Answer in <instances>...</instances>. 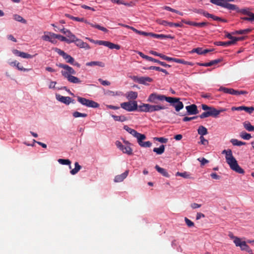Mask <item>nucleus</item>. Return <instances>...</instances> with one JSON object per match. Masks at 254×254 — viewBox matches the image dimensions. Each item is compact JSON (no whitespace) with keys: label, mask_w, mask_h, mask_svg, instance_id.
I'll use <instances>...</instances> for the list:
<instances>
[{"label":"nucleus","mask_w":254,"mask_h":254,"mask_svg":"<svg viewBox=\"0 0 254 254\" xmlns=\"http://www.w3.org/2000/svg\"><path fill=\"white\" fill-rule=\"evenodd\" d=\"M164 109L163 106L160 105H152L151 106V112L157 111Z\"/></svg>","instance_id":"obj_47"},{"label":"nucleus","mask_w":254,"mask_h":254,"mask_svg":"<svg viewBox=\"0 0 254 254\" xmlns=\"http://www.w3.org/2000/svg\"><path fill=\"white\" fill-rule=\"evenodd\" d=\"M150 36L157 39H163L167 37V36L163 34H156L153 33H151Z\"/></svg>","instance_id":"obj_49"},{"label":"nucleus","mask_w":254,"mask_h":254,"mask_svg":"<svg viewBox=\"0 0 254 254\" xmlns=\"http://www.w3.org/2000/svg\"><path fill=\"white\" fill-rule=\"evenodd\" d=\"M159 57L163 60H165L168 61H175V58H170L162 54H161L160 55H159Z\"/></svg>","instance_id":"obj_55"},{"label":"nucleus","mask_w":254,"mask_h":254,"mask_svg":"<svg viewBox=\"0 0 254 254\" xmlns=\"http://www.w3.org/2000/svg\"><path fill=\"white\" fill-rule=\"evenodd\" d=\"M98 80L101 83V84L104 86H109L111 84V83L109 81L107 80H103L101 78H99Z\"/></svg>","instance_id":"obj_62"},{"label":"nucleus","mask_w":254,"mask_h":254,"mask_svg":"<svg viewBox=\"0 0 254 254\" xmlns=\"http://www.w3.org/2000/svg\"><path fill=\"white\" fill-rule=\"evenodd\" d=\"M56 99L66 105H69L70 103H74V100H71V98L69 97H65L62 96L60 94H56Z\"/></svg>","instance_id":"obj_13"},{"label":"nucleus","mask_w":254,"mask_h":254,"mask_svg":"<svg viewBox=\"0 0 254 254\" xmlns=\"http://www.w3.org/2000/svg\"><path fill=\"white\" fill-rule=\"evenodd\" d=\"M138 54L143 59H146L147 61L152 60V58L148 56L145 55L142 52H138Z\"/></svg>","instance_id":"obj_59"},{"label":"nucleus","mask_w":254,"mask_h":254,"mask_svg":"<svg viewBox=\"0 0 254 254\" xmlns=\"http://www.w3.org/2000/svg\"><path fill=\"white\" fill-rule=\"evenodd\" d=\"M115 144L117 147L120 150H121L123 153L127 154L128 155H131L132 154V149L130 146L128 145H124L122 144L121 142L118 140L116 141Z\"/></svg>","instance_id":"obj_6"},{"label":"nucleus","mask_w":254,"mask_h":254,"mask_svg":"<svg viewBox=\"0 0 254 254\" xmlns=\"http://www.w3.org/2000/svg\"><path fill=\"white\" fill-rule=\"evenodd\" d=\"M75 168L73 169H72L70 173L71 174L74 175L78 173V172L81 168V166L78 164V162H76L74 164Z\"/></svg>","instance_id":"obj_35"},{"label":"nucleus","mask_w":254,"mask_h":254,"mask_svg":"<svg viewBox=\"0 0 254 254\" xmlns=\"http://www.w3.org/2000/svg\"><path fill=\"white\" fill-rule=\"evenodd\" d=\"M49 35H45L42 36V38L43 40L46 41H49L53 44H56L57 43V41L56 40V34L53 33H49Z\"/></svg>","instance_id":"obj_15"},{"label":"nucleus","mask_w":254,"mask_h":254,"mask_svg":"<svg viewBox=\"0 0 254 254\" xmlns=\"http://www.w3.org/2000/svg\"><path fill=\"white\" fill-rule=\"evenodd\" d=\"M222 154H225L226 162L229 165L231 169L238 173L244 174V170L239 165L236 159L233 156L232 151L231 149L224 150L222 151Z\"/></svg>","instance_id":"obj_1"},{"label":"nucleus","mask_w":254,"mask_h":254,"mask_svg":"<svg viewBox=\"0 0 254 254\" xmlns=\"http://www.w3.org/2000/svg\"><path fill=\"white\" fill-rule=\"evenodd\" d=\"M58 161L61 164L69 165V169L71 168L70 166L71 161L69 159H59Z\"/></svg>","instance_id":"obj_38"},{"label":"nucleus","mask_w":254,"mask_h":254,"mask_svg":"<svg viewBox=\"0 0 254 254\" xmlns=\"http://www.w3.org/2000/svg\"><path fill=\"white\" fill-rule=\"evenodd\" d=\"M197 132L200 136H203L208 133L207 128L203 126H200L198 127V128L197 129Z\"/></svg>","instance_id":"obj_30"},{"label":"nucleus","mask_w":254,"mask_h":254,"mask_svg":"<svg viewBox=\"0 0 254 254\" xmlns=\"http://www.w3.org/2000/svg\"><path fill=\"white\" fill-rule=\"evenodd\" d=\"M247 93H248V92L246 91H244V90L239 91V90H236L235 89H233V95H237V96H238L240 95L247 94Z\"/></svg>","instance_id":"obj_48"},{"label":"nucleus","mask_w":254,"mask_h":254,"mask_svg":"<svg viewBox=\"0 0 254 254\" xmlns=\"http://www.w3.org/2000/svg\"><path fill=\"white\" fill-rule=\"evenodd\" d=\"M185 222L187 224V225L189 227H193L194 224V223L192 222L191 220H190V219H189L187 217H185Z\"/></svg>","instance_id":"obj_54"},{"label":"nucleus","mask_w":254,"mask_h":254,"mask_svg":"<svg viewBox=\"0 0 254 254\" xmlns=\"http://www.w3.org/2000/svg\"><path fill=\"white\" fill-rule=\"evenodd\" d=\"M232 111H245L247 113L251 114L254 111V108L253 107H246L244 106L239 107H233L231 108Z\"/></svg>","instance_id":"obj_14"},{"label":"nucleus","mask_w":254,"mask_h":254,"mask_svg":"<svg viewBox=\"0 0 254 254\" xmlns=\"http://www.w3.org/2000/svg\"><path fill=\"white\" fill-rule=\"evenodd\" d=\"M197 160L200 162L201 166H203L205 164L209 162L208 160L206 159L205 158H198Z\"/></svg>","instance_id":"obj_58"},{"label":"nucleus","mask_w":254,"mask_h":254,"mask_svg":"<svg viewBox=\"0 0 254 254\" xmlns=\"http://www.w3.org/2000/svg\"><path fill=\"white\" fill-rule=\"evenodd\" d=\"M211 177L215 180H219L221 178V177L219 175H218L215 173H212L210 174Z\"/></svg>","instance_id":"obj_64"},{"label":"nucleus","mask_w":254,"mask_h":254,"mask_svg":"<svg viewBox=\"0 0 254 254\" xmlns=\"http://www.w3.org/2000/svg\"><path fill=\"white\" fill-rule=\"evenodd\" d=\"M58 66L64 69V70H62L61 71L62 74L64 76V73L67 75H74L76 74V71L74 69L67 64H58Z\"/></svg>","instance_id":"obj_7"},{"label":"nucleus","mask_w":254,"mask_h":254,"mask_svg":"<svg viewBox=\"0 0 254 254\" xmlns=\"http://www.w3.org/2000/svg\"><path fill=\"white\" fill-rule=\"evenodd\" d=\"M221 61L220 59H216L215 60L211 61L208 63H205L206 67L211 66L214 64L219 63Z\"/></svg>","instance_id":"obj_44"},{"label":"nucleus","mask_w":254,"mask_h":254,"mask_svg":"<svg viewBox=\"0 0 254 254\" xmlns=\"http://www.w3.org/2000/svg\"><path fill=\"white\" fill-rule=\"evenodd\" d=\"M187 112L188 115H196L198 113L196 105L191 104L186 107Z\"/></svg>","instance_id":"obj_16"},{"label":"nucleus","mask_w":254,"mask_h":254,"mask_svg":"<svg viewBox=\"0 0 254 254\" xmlns=\"http://www.w3.org/2000/svg\"><path fill=\"white\" fill-rule=\"evenodd\" d=\"M200 142L199 143L203 144L204 145H207L208 144V141L207 139H205L203 136H200Z\"/></svg>","instance_id":"obj_56"},{"label":"nucleus","mask_w":254,"mask_h":254,"mask_svg":"<svg viewBox=\"0 0 254 254\" xmlns=\"http://www.w3.org/2000/svg\"><path fill=\"white\" fill-rule=\"evenodd\" d=\"M86 65L87 66H95L98 65L101 67H104L105 66V64L101 62H98V61H93L87 63L86 64Z\"/></svg>","instance_id":"obj_31"},{"label":"nucleus","mask_w":254,"mask_h":254,"mask_svg":"<svg viewBox=\"0 0 254 254\" xmlns=\"http://www.w3.org/2000/svg\"><path fill=\"white\" fill-rule=\"evenodd\" d=\"M76 45L80 48H84L86 50L90 49V46L86 42H84L80 39L76 38L74 42Z\"/></svg>","instance_id":"obj_18"},{"label":"nucleus","mask_w":254,"mask_h":254,"mask_svg":"<svg viewBox=\"0 0 254 254\" xmlns=\"http://www.w3.org/2000/svg\"><path fill=\"white\" fill-rule=\"evenodd\" d=\"M233 10L236 11L237 13H240L243 14L244 15H247L248 16H251V12L250 11V9L248 8H240L237 5V8L236 9H234Z\"/></svg>","instance_id":"obj_22"},{"label":"nucleus","mask_w":254,"mask_h":254,"mask_svg":"<svg viewBox=\"0 0 254 254\" xmlns=\"http://www.w3.org/2000/svg\"><path fill=\"white\" fill-rule=\"evenodd\" d=\"M240 137L245 140H249L252 138L251 134L248 133L245 131H242L240 133Z\"/></svg>","instance_id":"obj_40"},{"label":"nucleus","mask_w":254,"mask_h":254,"mask_svg":"<svg viewBox=\"0 0 254 254\" xmlns=\"http://www.w3.org/2000/svg\"><path fill=\"white\" fill-rule=\"evenodd\" d=\"M202 48H200V47L194 48L190 52V53L191 54L196 53L198 55H202Z\"/></svg>","instance_id":"obj_46"},{"label":"nucleus","mask_w":254,"mask_h":254,"mask_svg":"<svg viewBox=\"0 0 254 254\" xmlns=\"http://www.w3.org/2000/svg\"><path fill=\"white\" fill-rule=\"evenodd\" d=\"M149 61H151V62H155V63H158L160 65H162L163 66H165V67L170 66L169 65H168V64H166L165 63L159 61V60L155 59H154L153 58H152V60H149Z\"/></svg>","instance_id":"obj_50"},{"label":"nucleus","mask_w":254,"mask_h":254,"mask_svg":"<svg viewBox=\"0 0 254 254\" xmlns=\"http://www.w3.org/2000/svg\"><path fill=\"white\" fill-rule=\"evenodd\" d=\"M112 117L115 121H119L121 122H125L127 120V117L124 115L116 116L112 115Z\"/></svg>","instance_id":"obj_29"},{"label":"nucleus","mask_w":254,"mask_h":254,"mask_svg":"<svg viewBox=\"0 0 254 254\" xmlns=\"http://www.w3.org/2000/svg\"><path fill=\"white\" fill-rule=\"evenodd\" d=\"M164 100H166L168 103H170L172 104H175V98L166 97V96H165Z\"/></svg>","instance_id":"obj_60"},{"label":"nucleus","mask_w":254,"mask_h":254,"mask_svg":"<svg viewBox=\"0 0 254 254\" xmlns=\"http://www.w3.org/2000/svg\"><path fill=\"white\" fill-rule=\"evenodd\" d=\"M64 34L67 37V43H71L74 42L75 40L76 37L69 30H66L65 32H64Z\"/></svg>","instance_id":"obj_21"},{"label":"nucleus","mask_w":254,"mask_h":254,"mask_svg":"<svg viewBox=\"0 0 254 254\" xmlns=\"http://www.w3.org/2000/svg\"><path fill=\"white\" fill-rule=\"evenodd\" d=\"M20 57L24 59H31L33 57V56L22 52Z\"/></svg>","instance_id":"obj_57"},{"label":"nucleus","mask_w":254,"mask_h":254,"mask_svg":"<svg viewBox=\"0 0 254 254\" xmlns=\"http://www.w3.org/2000/svg\"><path fill=\"white\" fill-rule=\"evenodd\" d=\"M233 88H228L223 86H221L219 89V91H222L225 93L229 94L231 95H233Z\"/></svg>","instance_id":"obj_34"},{"label":"nucleus","mask_w":254,"mask_h":254,"mask_svg":"<svg viewBox=\"0 0 254 254\" xmlns=\"http://www.w3.org/2000/svg\"><path fill=\"white\" fill-rule=\"evenodd\" d=\"M128 171L127 170L123 174L117 175L115 177L114 181L115 182H122L128 175Z\"/></svg>","instance_id":"obj_23"},{"label":"nucleus","mask_w":254,"mask_h":254,"mask_svg":"<svg viewBox=\"0 0 254 254\" xmlns=\"http://www.w3.org/2000/svg\"><path fill=\"white\" fill-rule=\"evenodd\" d=\"M132 79L135 82L142 84H146L147 82H151L153 80L152 79L149 77H138L137 76H133Z\"/></svg>","instance_id":"obj_12"},{"label":"nucleus","mask_w":254,"mask_h":254,"mask_svg":"<svg viewBox=\"0 0 254 254\" xmlns=\"http://www.w3.org/2000/svg\"><path fill=\"white\" fill-rule=\"evenodd\" d=\"M155 169L161 175H162L163 176L166 177H169L170 176L167 171L160 167H159L158 165H156L155 167Z\"/></svg>","instance_id":"obj_25"},{"label":"nucleus","mask_w":254,"mask_h":254,"mask_svg":"<svg viewBox=\"0 0 254 254\" xmlns=\"http://www.w3.org/2000/svg\"><path fill=\"white\" fill-rule=\"evenodd\" d=\"M184 108L183 103L180 101V98H176V111H179Z\"/></svg>","instance_id":"obj_28"},{"label":"nucleus","mask_w":254,"mask_h":254,"mask_svg":"<svg viewBox=\"0 0 254 254\" xmlns=\"http://www.w3.org/2000/svg\"><path fill=\"white\" fill-rule=\"evenodd\" d=\"M64 77L70 83H80L81 82V81L78 78L72 75H67L64 73Z\"/></svg>","instance_id":"obj_20"},{"label":"nucleus","mask_w":254,"mask_h":254,"mask_svg":"<svg viewBox=\"0 0 254 254\" xmlns=\"http://www.w3.org/2000/svg\"><path fill=\"white\" fill-rule=\"evenodd\" d=\"M55 36L56 37V39H58L59 40H60L61 41L66 42L67 43L68 40H67V38L66 37L62 36L61 35H58V34H56V35H55Z\"/></svg>","instance_id":"obj_52"},{"label":"nucleus","mask_w":254,"mask_h":254,"mask_svg":"<svg viewBox=\"0 0 254 254\" xmlns=\"http://www.w3.org/2000/svg\"><path fill=\"white\" fill-rule=\"evenodd\" d=\"M154 139L156 141H158L161 143H166L168 139L164 137H154Z\"/></svg>","instance_id":"obj_61"},{"label":"nucleus","mask_w":254,"mask_h":254,"mask_svg":"<svg viewBox=\"0 0 254 254\" xmlns=\"http://www.w3.org/2000/svg\"><path fill=\"white\" fill-rule=\"evenodd\" d=\"M95 44H97L99 45H104L106 47H108L110 49H117L119 50L121 48V46L117 44H115L109 41H102V40H97L96 41Z\"/></svg>","instance_id":"obj_10"},{"label":"nucleus","mask_w":254,"mask_h":254,"mask_svg":"<svg viewBox=\"0 0 254 254\" xmlns=\"http://www.w3.org/2000/svg\"><path fill=\"white\" fill-rule=\"evenodd\" d=\"M234 243L237 247H240L242 250L247 251L250 248L245 241H242L241 239L238 237L235 238Z\"/></svg>","instance_id":"obj_11"},{"label":"nucleus","mask_w":254,"mask_h":254,"mask_svg":"<svg viewBox=\"0 0 254 254\" xmlns=\"http://www.w3.org/2000/svg\"><path fill=\"white\" fill-rule=\"evenodd\" d=\"M214 44L218 46L228 47L233 45V42H232V41H228L227 42L216 41L214 43Z\"/></svg>","instance_id":"obj_26"},{"label":"nucleus","mask_w":254,"mask_h":254,"mask_svg":"<svg viewBox=\"0 0 254 254\" xmlns=\"http://www.w3.org/2000/svg\"><path fill=\"white\" fill-rule=\"evenodd\" d=\"M65 16L66 17H67L72 19V20H75V21H77L80 22V21H83V18H80V17H74L73 16L70 15L69 14H65Z\"/></svg>","instance_id":"obj_45"},{"label":"nucleus","mask_w":254,"mask_h":254,"mask_svg":"<svg viewBox=\"0 0 254 254\" xmlns=\"http://www.w3.org/2000/svg\"><path fill=\"white\" fill-rule=\"evenodd\" d=\"M137 111L141 112H146V104L142 103L141 105L138 106Z\"/></svg>","instance_id":"obj_43"},{"label":"nucleus","mask_w":254,"mask_h":254,"mask_svg":"<svg viewBox=\"0 0 254 254\" xmlns=\"http://www.w3.org/2000/svg\"><path fill=\"white\" fill-rule=\"evenodd\" d=\"M137 92L132 91H129L126 94V97L128 100H132V101L136 99L137 98Z\"/></svg>","instance_id":"obj_24"},{"label":"nucleus","mask_w":254,"mask_h":254,"mask_svg":"<svg viewBox=\"0 0 254 254\" xmlns=\"http://www.w3.org/2000/svg\"><path fill=\"white\" fill-rule=\"evenodd\" d=\"M211 3L222 7L227 8L230 10H233L237 8V5L230 4L229 2L234 1V0H209Z\"/></svg>","instance_id":"obj_3"},{"label":"nucleus","mask_w":254,"mask_h":254,"mask_svg":"<svg viewBox=\"0 0 254 254\" xmlns=\"http://www.w3.org/2000/svg\"><path fill=\"white\" fill-rule=\"evenodd\" d=\"M149 69H154V70H158V71H161L166 73H167L166 70L161 68L158 66H151L150 67H149Z\"/></svg>","instance_id":"obj_53"},{"label":"nucleus","mask_w":254,"mask_h":254,"mask_svg":"<svg viewBox=\"0 0 254 254\" xmlns=\"http://www.w3.org/2000/svg\"><path fill=\"white\" fill-rule=\"evenodd\" d=\"M55 51L58 53L60 56H62L63 58L66 61V62L72 64H73V62H74V59L70 55L67 54L64 51L58 49L57 48H55Z\"/></svg>","instance_id":"obj_9"},{"label":"nucleus","mask_w":254,"mask_h":254,"mask_svg":"<svg viewBox=\"0 0 254 254\" xmlns=\"http://www.w3.org/2000/svg\"><path fill=\"white\" fill-rule=\"evenodd\" d=\"M77 101L82 105L89 108H96L99 106L97 102L83 97H77Z\"/></svg>","instance_id":"obj_5"},{"label":"nucleus","mask_w":254,"mask_h":254,"mask_svg":"<svg viewBox=\"0 0 254 254\" xmlns=\"http://www.w3.org/2000/svg\"><path fill=\"white\" fill-rule=\"evenodd\" d=\"M212 112H209L210 116L213 117H217L218 115L219 114V112L218 111V110L214 108L211 109Z\"/></svg>","instance_id":"obj_51"},{"label":"nucleus","mask_w":254,"mask_h":254,"mask_svg":"<svg viewBox=\"0 0 254 254\" xmlns=\"http://www.w3.org/2000/svg\"><path fill=\"white\" fill-rule=\"evenodd\" d=\"M158 22L159 24L166 26L172 27L175 25V23L168 22L164 20H159Z\"/></svg>","instance_id":"obj_37"},{"label":"nucleus","mask_w":254,"mask_h":254,"mask_svg":"<svg viewBox=\"0 0 254 254\" xmlns=\"http://www.w3.org/2000/svg\"><path fill=\"white\" fill-rule=\"evenodd\" d=\"M183 22L188 25L193 26H195V27H200V28L205 26L207 25V24H208V23L205 22L197 23V22L191 21H184V20H183Z\"/></svg>","instance_id":"obj_19"},{"label":"nucleus","mask_w":254,"mask_h":254,"mask_svg":"<svg viewBox=\"0 0 254 254\" xmlns=\"http://www.w3.org/2000/svg\"><path fill=\"white\" fill-rule=\"evenodd\" d=\"M72 115L74 118H78V117L85 118L87 116V115L86 114L81 113L77 111H75V112H73Z\"/></svg>","instance_id":"obj_42"},{"label":"nucleus","mask_w":254,"mask_h":254,"mask_svg":"<svg viewBox=\"0 0 254 254\" xmlns=\"http://www.w3.org/2000/svg\"><path fill=\"white\" fill-rule=\"evenodd\" d=\"M202 15L207 18H212L214 20H215V21H221V22H226V20L225 19H222L221 17L214 15L212 14H210L208 12L204 11V12H203Z\"/></svg>","instance_id":"obj_17"},{"label":"nucleus","mask_w":254,"mask_h":254,"mask_svg":"<svg viewBox=\"0 0 254 254\" xmlns=\"http://www.w3.org/2000/svg\"><path fill=\"white\" fill-rule=\"evenodd\" d=\"M121 107L127 112L137 111L138 108L137 102L135 100L123 102L121 104Z\"/></svg>","instance_id":"obj_4"},{"label":"nucleus","mask_w":254,"mask_h":254,"mask_svg":"<svg viewBox=\"0 0 254 254\" xmlns=\"http://www.w3.org/2000/svg\"><path fill=\"white\" fill-rule=\"evenodd\" d=\"M176 176H181L185 179H188V178H190V175L187 172H184L183 173H180V172H178L177 173H176Z\"/></svg>","instance_id":"obj_41"},{"label":"nucleus","mask_w":254,"mask_h":254,"mask_svg":"<svg viewBox=\"0 0 254 254\" xmlns=\"http://www.w3.org/2000/svg\"><path fill=\"white\" fill-rule=\"evenodd\" d=\"M153 152L156 153L158 155L163 154L165 151V146L161 145L159 148H154Z\"/></svg>","instance_id":"obj_36"},{"label":"nucleus","mask_w":254,"mask_h":254,"mask_svg":"<svg viewBox=\"0 0 254 254\" xmlns=\"http://www.w3.org/2000/svg\"><path fill=\"white\" fill-rule=\"evenodd\" d=\"M13 18L15 20L20 22L22 23L26 24L27 21L22 16L18 14H14L13 15Z\"/></svg>","instance_id":"obj_39"},{"label":"nucleus","mask_w":254,"mask_h":254,"mask_svg":"<svg viewBox=\"0 0 254 254\" xmlns=\"http://www.w3.org/2000/svg\"><path fill=\"white\" fill-rule=\"evenodd\" d=\"M130 134L137 138V142L141 147H150L151 146L152 143L150 141H143V140L146 139V136L144 134H141L137 132L134 129H132V131L130 132Z\"/></svg>","instance_id":"obj_2"},{"label":"nucleus","mask_w":254,"mask_h":254,"mask_svg":"<svg viewBox=\"0 0 254 254\" xmlns=\"http://www.w3.org/2000/svg\"><path fill=\"white\" fill-rule=\"evenodd\" d=\"M243 124L244 128L248 131H254V126L252 125L249 122L246 121Z\"/></svg>","instance_id":"obj_27"},{"label":"nucleus","mask_w":254,"mask_h":254,"mask_svg":"<svg viewBox=\"0 0 254 254\" xmlns=\"http://www.w3.org/2000/svg\"><path fill=\"white\" fill-rule=\"evenodd\" d=\"M165 95L158 94L156 93H153L151 94L147 101L150 102L158 103L159 101H163L164 100Z\"/></svg>","instance_id":"obj_8"},{"label":"nucleus","mask_w":254,"mask_h":254,"mask_svg":"<svg viewBox=\"0 0 254 254\" xmlns=\"http://www.w3.org/2000/svg\"><path fill=\"white\" fill-rule=\"evenodd\" d=\"M210 116V115L209 112L205 111V112H203V113H202L201 115H200L199 117L201 119H204L205 118L209 117Z\"/></svg>","instance_id":"obj_63"},{"label":"nucleus","mask_w":254,"mask_h":254,"mask_svg":"<svg viewBox=\"0 0 254 254\" xmlns=\"http://www.w3.org/2000/svg\"><path fill=\"white\" fill-rule=\"evenodd\" d=\"M230 142L234 146H240L241 145H245L246 144L245 142H243L234 138L231 139L230 140Z\"/></svg>","instance_id":"obj_33"},{"label":"nucleus","mask_w":254,"mask_h":254,"mask_svg":"<svg viewBox=\"0 0 254 254\" xmlns=\"http://www.w3.org/2000/svg\"><path fill=\"white\" fill-rule=\"evenodd\" d=\"M252 31L250 28H247L243 30H236L232 32V34H246L250 33Z\"/></svg>","instance_id":"obj_32"}]
</instances>
